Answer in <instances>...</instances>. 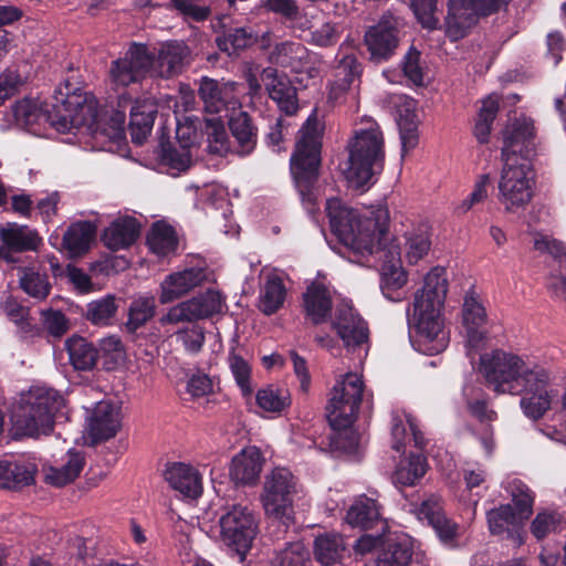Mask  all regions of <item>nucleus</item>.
<instances>
[{"label":"nucleus","mask_w":566,"mask_h":566,"mask_svg":"<svg viewBox=\"0 0 566 566\" xmlns=\"http://www.w3.org/2000/svg\"><path fill=\"white\" fill-rule=\"evenodd\" d=\"M447 292L446 270L433 268L426 275L422 289L415 294L412 312L410 306L407 308L410 343L421 354L438 355L449 345L440 313Z\"/></svg>","instance_id":"f257e3e1"},{"label":"nucleus","mask_w":566,"mask_h":566,"mask_svg":"<svg viewBox=\"0 0 566 566\" xmlns=\"http://www.w3.org/2000/svg\"><path fill=\"white\" fill-rule=\"evenodd\" d=\"M325 209L332 233L358 256L373 255L388 237L387 207L379 206L361 214L345 206L339 198H331Z\"/></svg>","instance_id":"f03ea898"},{"label":"nucleus","mask_w":566,"mask_h":566,"mask_svg":"<svg viewBox=\"0 0 566 566\" xmlns=\"http://www.w3.org/2000/svg\"><path fill=\"white\" fill-rule=\"evenodd\" d=\"M86 111H90L86 95L65 83L54 91L51 103L45 102L43 107L38 108L31 101L23 99L14 105L13 115L28 129L49 124L59 133H69L85 123Z\"/></svg>","instance_id":"7ed1b4c3"},{"label":"nucleus","mask_w":566,"mask_h":566,"mask_svg":"<svg viewBox=\"0 0 566 566\" xmlns=\"http://www.w3.org/2000/svg\"><path fill=\"white\" fill-rule=\"evenodd\" d=\"M64 406V398L46 387H31L23 394L11 413L13 440L49 436L55 424V416Z\"/></svg>","instance_id":"20e7f679"},{"label":"nucleus","mask_w":566,"mask_h":566,"mask_svg":"<svg viewBox=\"0 0 566 566\" xmlns=\"http://www.w3.org/2000/svg\"><path fill=\"white\" fill-rule=\"evenodd\" d=\"M324 127L314 111L297 133L290 171L303 202L315 203V185L322 166Z\"/></svg>","instance_id":"39448f33"},{"label":"nucleus","mask_w":566,"mask_h":566,"mask_svg":"<svg viewBox=\"0 0 566 566\" xmlns=\"http://www.w3.org/2000/svg\"><path fill=\"white\" fill-rule=\"evenodd\" d=\"M346 149L348 184L355 189L369 188L385 167V139L380 126L371 122L368 127L356 129Z\"/></svg>","instance_id":"423d86ee"},{"label":"nucleus","mask_w":566,"mask_h":566,"mask_svg":"<svg viewBox=\"0 0 566 566\" xmlns=\"http://www.w3.org/2000/svg\"><path fill=\"white\" fill-rule=\"evenodd\" d=\"M220 538L243 560L260 533V516L249 505L232 504L219 518Z\"/></svg>","instance_id":"0eeeda50"},{"label":"nucleus","mask_w":566,"mask_h":566,"mask_svg":"<svg viewBox=\"0 0 566 566\" xmlns=\"http://www.w3.org/2000/svg\"><path fill=\"white\" fill-rule=\"evenodd\" d=\"M127 109H129L128 129L132 142L142 146L151 133L158 113L157 104L149 98L133 101L127 94L118 95L116 107L112 109L109 116V126L116 136H120L125 132Z\"/></svg>","instance_id":"6e6552de"},{"label":"nucleus","mask_w":566,"mask_h":566,"mask_svg":"<svg viewBox=\"0 0 566 566\" xmlns=\"http://www.w3.org/2000/svg\"><path fill=\"white\" fill-rule=\"evenodd\" d=\"M295 492L294 476L285 468L274 469L264 483L262 495L263 506L272 523L289 527L293 522V493Z\"/></svg>","instance_id":"1a4fd4ad"},{"label":"nucleus","mask_w":566,"mask_h":566,"mask_svg":"<svg viewBox=\"0 0 566 566\" xmlns=\"http://www.w3.org/2000/svg\"><path fill=\"white\" fill-rule=\"evenodd\" d=\"M503 161L499 200L506 211L514 212L532 199V167L525 158H509Z\"/></svg>","instance_id":"9d476101"},{"label":"nucleus","mask_w":566,"mask_h":566,"mask_svg":"<svg viewBox=\"0 0 566 566\" xmlns=\"http://www.w3.org/2000/svg\"><path fill=\"white\" fill-rule=\"evenodd\" d=\"M524 360L512 353L495 349L480 358V373L488 387L496 394H514L518 389L517 376L522 373Z\"/></svg>","instance_id":"9b49d317"},{"label":"nucleus","mask_w":566,"mask_h":566,"mask_svg":"<svg viewBox=\"0 0 566 566\" xmlns=\"http://www.w3.org/2000/svg\"><path fill=\"white\" fill-rule=\"evenodd\" d=\"M364 382L357 374L348 373L332 389L326 406L328 421L354 424L361 403Z\"/></svg>","instance_id":"f8f14e48"},{"label":"nucleus","mask_w":566,"mask_h":566,"mask_svg":"<svg viewBox=\"0 0 566 566\" xmlns=\"http://www.w3.org/2000/svg\"><path fill=\"white\" fill-rule=\"evenodd\" d=\"M511 0H449L446 17V34L450 41L463 39L474 17L496 13Z\"/></svg>","instance_id":"ddd939ff"},{"label":"nucleus","mask_w":566,"mask_h":566,"mask_svg":"<svg viewBox=\"0 0 566 566\" xmlns=\"http://www.w3.org/2000/svg\"><path fill=\"white\" fill-rule=\"evenodd\" d=\"M154 54L144 43H133L124 56L112 61L109 66V81L116 88H125L134 83L142 82L150 75Z\"/></svg>","instance_id":"4468645a"},{"label":"nucleus","mask_w":566,"mask_h":566,"mask_svg":"<svg viewBox=\"0 0 566 566\" xmlns=\"http://www.w3.org/2000/svg\"><path fill=\"white\" fill-rule=\"evenodd\" d=\"M332 328L348 352L356 353L364 346L369 347L368 323L352 303L342 302L337 305Z\"/></svg>","instance_id":"2eb2a0df"},{"label":"nucleus","mask_w":566,"mask_h":566,"mask_svg":"<svg viewBox=\"0 0 566 566\" xmlns=\"http://www.w3.org/2000/svg\"><path fill=\"white\" fill-rule=\"evenodd\" d=\"M364 42L371 62H388L399 45V29L395 18L391 14H384L375 25L367 29Z\"/></svg>","instance_id":"dca6fc26"},{"label":"nucleus","mask_w":566,"mask_h":566,"mask_svg":"<svg viewBox=\"0 0 566 566\" xmlns=\"http://www.w3.org/2000/svg\"><path fill=\"white\" fill-rule=\"evenodd\" d=\"M378 260L382 261L380 271V289L386 298L392 302L400 301L399 290L407 283V272L401 266L398 247L382 240L379 250L375 251Z\"/></svg>","instance_id":"f3484780"},{"label":"nucleus","mask_w":566,"mask_h":566,"mask_svg":"<svg viewBox=\"0 0 566 566\" xmlns=\"http://www.w3.org/2000/svg\"><path fill=\"white\" fill-rule=\"evenodd\" d=\"M418 518L432 527L441 544L448 548L459 547L461 537L460 525L447 516L440 501L436 496L423 500L417 510Z\"/></svg>","instance_id":"a211bd4d"},{"label":"nucleus","mask_w":566,"mask_h":566,"mask_svg":"<svg viewBox=\"0 0 566 566\" xmlns=\"http://www.w3.org/2000/svg\"><path fill=\"white\" fill-rule=\"evenodd\" d=\"M262 81L270 98L281 113L293 116L298 112L297 88L285 74H279L276 69L266 67L262 72Z\"/></svg>","instance_id":"6ab92c4d"},{"label":"nucleus","mask_w":566,"mask_h":566,"mask_svg":"<svg viewBox=\"0 0 566 566\" xmlns=\"http://www.w3.org/2000/svg\"><path fill=\"white\" fill-rule=\"evenodd\" d=\"M2 245H0V259L8 263H15L18 259L14 253L35 251L42 243L35 230L27 226L9 223L0 230Z\"/></svg>","instance_id":"aec40b11"},{"label":"nucleus","mask_w":566,"mask_h":566,"mask_svg":"<svg viewBox=\"0 0 566 566\" xmlns=\"http://www.w3.org/2000/svg\"><path fill=\"white\" fill-rule=\"evenodd\" d=\"M265 459L255 446L243 448L237 453L229 467L230 480L237 486H254L260 480Z\"/></svg>","instance_id":"412c9836"},{"label":"nucleus","mask_w":566,"mask_h":566,"mask_svg":"<svg viewBox=\"0 0 566 566\" xmlns=\"http://www.w3.org/2000/svg\"><path fill=\"white\" fill-rule=\"evenodd\" d=\"M38 464L27 457L0 459V489L21 491L35 483Z\"/></svg>","instance_id":"4be33fe9"},{"label":"nucleus","mask_w":566,"mask_h":566,"mask_svg":"<svg viewBox=\"0 0 566 566\" xmlns=\"http://www.w3.org/2000/svg\"><path fill=\"white\" fill-rule=\"evenodd\" d=\"M198 96L203 103L205 112L211 115L224 112V117H228L229 111H234L239 105L231 86L208 76L200 78Z\"/></svg>","instance_id":"5701e85b"},{"label":"nucleus","mask_w":566,"mask_h":566,"mask_svg":"<svg viewBox=\"0 0 566 566\" xmlns=\"http://www.w3.org/2000/svg\"><path fill=\"white\" fill-rule=\"evenodd\" d=\"M154 54L150 76L170 78L180 74L190 54L189 48L182 41L163 43Z\"/></svg>","instance_id":"b1692460"},{"label":"nucleus","mask_w":566,"mask_h":566,"mask_svg":"<svg viewBox=\"0 0 566 566\" xmlns=\"http://www.w3.org/2000/svg\"><path fill=\"white\" fill-rule=\"evenodd\" d=\"M412 556L411 537L403 533H388L380 542L375 566H409Z\"/></svg>","instance_id":"393cba45"},{"label":"nucleus","mask_w":566,"mask_h":566,"mask_svg":"<svg viewBox=\"0 0 566 566\" xmlns=\"http://www.w3.org/2000/svg\"><path fill=\"white\" fill-rule=\"evenodd\" d=\"M489 531L492 535H504L517 545L524 543V522L514 513L512 504H502L486 512Z\"/></svg>","instance_id":"a878e982"},{"label":"nucleus","mask_w":566,"mask_h":566,"mask_svg":"<svg viewBox=\"0 0 566 566\" xmlns=\"http://www.w3.org/2000/svg\"><path fill=\"white\" fill-rule=\"evenodd\" d=\"M303 310L313 325L326 323L332 316L333 298L328 287L318 282H312L303 293Z\"/></svg>","instance_id":"bb28decb"},{"label":"nucleus","mask_w":566,"mask_h":566,"mask_svg":"<svg viewBox=\"0 0 566 566\" xmlns=\"http://www.w3.org/2000/svg\"><path fill=\"white\" fill-rule=\"evenodd\" d=\"M140 234V224L134 217H123L114 220L104 229L101 240L112 251L127 249L133 245Z\"/></svg>","instance_id":"cd10ccee"},{"label":"nucleus","mask_w":566,"mask_h":566,"mask_svg":"<svg viewBox=\"0 0 566 566\" xmlns=\"http://www.w3.org/2000/svg\"><path fill=\"white\" fill-rule=\"evenodd\" d=\"M120 428L119 412L111 402L101 401L93 410L88 434L93 443L114 438Z\"/></svg>","instance_id":"c85d7f7f"},{"label":"nucleus","mask_w":566,"mask_h":566,"mask_svg":"<svg viewBox=\"0 0 566 566\" xmlns=\"http://www.w3.org/2000/svg\"><path fill=\"white\" fill-rule=\"evenodd\" d=\"M169 485L189 499H197L202 493V479L199 472L189 464L175 462L164 472Z\"/></svg>","instance_id":"c756f323"},{"label":"nucleus","mask_w":566,"mask_h":566,"mask_svg":"<svg viewBox=\"0 0 566 566\" xmlns=\"http://www.w3.org/2000/svg\"><path fill=\"white\" fill-rule=\"evenodd\" d=\"M203 277V272L197 269H187L182 272L169 274L160 284L159 302L168 304L180 298L198 286Z\"/></svg>","instance_id":"7c9ffc66"},{"label":"nucleus","mask_w":566,"mask_h":566,"mask_svg":"<svg viewBox=\"0 0 566 566\" xmlns=\"http://www.w3.org/2000/svg\"><path fill=\"white\" fill-rule=\"evenodd\" d=\"M156 300L153 295H139L132 300L127 310V321L123 329L132 342L140 337L138 329L145 326L156 314Z\"/></svg>","instance_id":"2f4dec72"},{"label":"nucleus","mask_w":566,"mask_h":566,"mask_svg":"<svg viewBox=\"0 0 566 566\" xmlns=\"http://www.w3.org/2000/svg\"><path fill=\"white\" fill-rule=\"evenodd\" d=\"M270 61L294 73H301L310 62L308 51L300 42L284 41L275 44L270 53Z\"/></svg>","instance_id":"473e14b6"},{"label":"nucleus","mask_w":566,"mask_h":566,"mask_svg":"<svg viewBox=\"0 0 566 566\" xmlns=\"http://www.w3.org/2000/svg\"><path fill=\"white\" fill-rule=\"evenodd\" d=\"M462 317L469 344L472 347L479 346L486 337L485 332L481 329L486 323V312L472 294L464 297Z\"/></svg>","instance_id":"72a5a7b5"},{"label":"nucleus","mask_w":566,"mask_h":566,"mask_svg":"<svg viewBox=\"0 0 566 566\" xmlns=\"http://www.w3.org/2000/svg\"><path fill=\"white\" fill-rule=\"evenodd\" d=\"M345 520L353 527L361 530H369L377 524H384L378 502L365 494L360 495L350 505Z\"/></svg>","instance_id":"f704fd0d"},{"label":"nucleus","mask_w":566,"mask_h":566,"mask_svg":"<svg viewBox=\"0 0 566 566\" xmlns=\"http://www.w3.org/2000/svg\"><path fill=\"white\" fill-rule=\"evenodd\" d=\"M96 234V227L91 221L72 223L65 231L62 244L73 258L84 255L91 247Z\"/></svg>","instance_id":"c9c22d12"},{"label":"nucleus","mask_w":566,"mask_h":566,"mask_svg":"<svg viewBox=\"0 0 566 566\" xmlns=\"http://www.w3.org/2000/svg\"><path fill=\"white\" fill-rule=\"evenodd\" d=\"M533 139V125L524 120H515L504 132L503 147L501 150L502 160L509 158H521L527 145Z\"/></svg>","instance_id":"e433bc0d"},{"label":"nucleus","mask_w":566,"mask_h":566,"mask_svg":"<svg viewBox=\"0 0 566 566\" xmlns=\"http://www.w3.org/2000/svg\"><path fill=\"white\" fill-rule=\"evenodd\" d=\"M228 125L232 137L238 143L239 153L251 154L256 145L258 128L253 125L249 114L243 111L232 114L229 116Z\"/></svg>","instance_id":"4c0bfd02"},{"label":"nucleus","mask_w":566,"mask_h":566,"mask_svg":"<svg viewBox=\"0 0 566 566\" xmlns=\"http://www.w3.org/2000/svg\"><path fill=\"white\" fill-rule=\"evenodd\" d=\"M70 364L75 370H92L97 363L96 346L86 338L73 335L65 342Z\"/></svg>","instance_id":"58836bf2"},{"label":"nucleus","mask_w":566,"mask_h":566,"mask_svg":"<svg viewBox=\"0 0 566 566\" xmlns=\"http://www.w3.org/2000/svg\"><path fill=\"white\" fill-rule=\"evenodd\" d=\"M346 551L344 538L339 534L325 533L314 541L313 553L316 562L323 566L340 563Z\"/></svg>","instance_id":"ea45409f"},{"label":"nucleus","mask_w":566,"mask_h":566,"mask_svg":"<svg viewBox=\"0 0 566 566\" xmlns=\"http://www.w3.org/2000/svg\"><path fill=\"white\" fill-rule=\"evenodd\" d=\"M256 40L258 36L253 33L251 28L229 27L223 30L221 35L217 36L216 43L220 51L232 56L252 46Z\"/></svg>","instance_id":"a19ab883"},{"label":"nucleus","mask_w":566,"mask_h":566,"mask_svg":"<svg viewBox=\"0 0 566 566\" xmlns=\"http://www.w3.org/2000/svg\"><path fill=\"white\" fill-rule=\"evenodd\" d=\"M146 244L153 253L166 256L175 251L178 245L176 231L170 224L157 221L147 234Z\"/></svg>","instance_id":"79ce46f5"},{"label":"nucleus","mask_w":566,"mask_h":566,"mask_svg":"<svg viewBox=\"0 0 566 566\" xmlns=\"http://www.w3.org/2000/svg\"><path fill=\"white\" fill-rule=\"evenodd\" d=\"M428 470L427 458L421 453H411L406 462H401L392 475L397 486H413L420 482Z\"/></svg>","instance_id":"37998d69"},{"label":"nucleus","mask_w":566,"mask_h":566,"mask_svg":"<svg viewBox=\"0 0 566 566\" xmlns=\"http://www.w3.org/2000/svg\"><path fill=\"white\" fill-rule=\"evenodd\" d=\"M548 380L549 376L545 368L537 365L531 368L524 363L522 373L516 379L518 389H516L513 395L524 392V396H532L536 394L553 392V390L547 389Z\"/></svg>","instance_id":"c03bdc74"},{"label":"nucleus","mask_w":566,"mask_h":566,"mask_svg":"<svg viewBox=\"0 0 566 566\" xmlns=\"http://www.w3.org/2000/svg\"><path fill=\"white\" fill-rule=\"evenodd\" d=\"M117 312V298L108 294L87 303L84 316L93 325L111 326L115 323Z\"/></svg>","instance_id":"a18cd8bd"},{"label":"nucleus","mask_w":566,"mask_h":566,"mask_svg":"<svg viewBox=\"0 0 566 566\" xmlns=\"http://www.w3.org/2000/svg\"><path fill=\"white\" fill-rule=\"evenodd\" d=\"M19 286L25 294L38 301L45 300L52 289L48 274L34 268L20 269Z\"/></svg>","instance_id":"49530a36"},{"label":"nucleus","mask_w":566,"mask_h":566,"mask_svg":"<svg viewBox=\"0 0 566 566\" xmlns=\"http://www.w3.org/2000/svg\"><path fill=\"white\" fill-rule=\"evenodd\" d=\"M84 465V455L80 451H70L67 461L61 468H51L46 474V482L53 486H64L80 475Z\"/></svg>","instance_id":"de8ad7c7"},{"label":"nucleus","mask_w":566,"mask_h":566,"mask_svg":"<svg viewBox=\"0 0 566 566\" xmlns=\"http://www.w3.org/2000/svg\"><path fill=\"white\" fill-rule=\"evenodd\" d=\"M332 433L328 437V447L333 452L352 454L355 453L359 444V436L354 424H345L342 421H328Z\"/></svg>","instance_id":"09e8293b"},{"label":"nucleus","mask_w":566,"mask_h":566,"mask_svg":"<svg viewBox=\"0 0 566 566\" xmlns=\"http://www.w3.org/2000/svg\"><path fill=\"white\" fill-rule=\"evenodd\" d=\"M186 305L190 310L193 321L209 318L221 312L222 297L219 292L208 289L206 292L187 300Z\"/></svg>","instance_id":"8fccbe9b"},{"label":"nucleus","mask_w":566,"mask_h":566,"mask_svg":"<svg viewBox=\"0 0 566 566\" xmlns=\"http://www.w3.org/2000/svg\"><path fill=\"white\" fill-rule=\"evenodd\" d=\"M286 290L283 281L279 276H272L266 280L261 292L260 310L265 315L276 313L285 301Z\"/></svg>","instance_id":"3c124183"},{"label":"nucleus","mask_w":566,"mask_h":566,"mask_svg":"<svg viewBox=\"0 0 566 566\" xmlns=\"http://www.w3.org/2000/svg\"><path fill=\"white\" fill-rule=\"evenodd\" d=\"M97 352V361L102 360L105 370H114L118 367L125 355V347L120 338L111 335L99 339Z\"/></svg>","instance_id":"603ef678"},{"label":"nucleus","mask_w":566,"mask_h":566,"mask_svg":"<svg viewBox=\"0 0 566 566\" xmlns=\"http://www.w3.org/2000/svg\"><path fill=\"white\" fill-rule=\"evenodd\" d=\"M159 159L160 164L166 166L172 175L184 172L191 166V155L189 150H179L170 142L160 143Z\"/></svg>","instance_id":"864d4df0"},{"label":"nucleus","mask_w":566,"mask_h":566,"mask_svg":"<svg viewBox=\"0 0 566 566\" xmlns=\"http://www.w3.org/2000/svg\"><path fill=\"white\" fill-rule=\"evenodd\" d=\"M408 252L407 258L410 263H417L430 250L431 240L427 224H420L407 233Z\"/></svg>","instance_id":"5fc2aeb1"},{"label":"nucleus","mask_w":566,"mask_h":566,"mask_svg":"<svg viewBox=\"0 0 566 566\" xmlns=\"http://www.w3.org/2000/svg\"><path fill=\"white\" fill-rule=\"evenodd\" d=\"M398 126L401 140V153L403 156L409 150L416 148L419 142L417 115L412 111L406 108L405 113L400 112L399 114Z\"/></svg>","instance_id":"6e6d98bb"},{"label":"nucleus","mask_w":566,"mask_h":566,"mask_svg":"<svg viewBox=\"0 0 566 566\" xmlns=\"http://www.w3.org/2000/svg\"><path fill=\"white\" fill-rule=\"evenodd\" d=\"M363 70V64L355 54H345L337 57L334 77L342 81L340 85L352 87L355 82H360Z\"/></svg>","instance_id":"4d7b16f0"},{"label":"nucleus","mask_w":566,"mask_h":566,"mask_svg":"<svg viewBox=\"0 0 566 566\" xmlns=\"http://www.w3.org/2000/svg\"><path fill=\"white\" fill-rule=\"evenodd\" d=\"M255 400L256 405L268 412H281L290 405L287 392L272 386L259 389Z\"/></svg>","instance_id":"13d9d810"},{"label":"nucleus","mask_w":566,"mask_h":566,"mask_svg":"<svg viewBox=\"0 0 566 566\" xmlns=\"http://www.w3.org/2000/svg\"><path fill=\"white\" fill-rule=\"evenodd\" d=\"M310 552L303 542H292L280 551L274 559V566H306Z\"/></svg>","instance_id":"bf43d9fd"},{"label":"nucleus","mask_w":566,"mask_h":566,"mask_svg":"<svg viewBox=\"0 0 566 566\" xmlns=\"http://www.w3.org/2000/svg\"><path fill=\"white\" fill-rule=\"evenodd\" d=\"M229 366L242 396L244 398L250 397L253 389L251 386V367L248 361L240 355L231 353L229 356Z\"/></svg>","instance_id":"052dcab7"},{"label":"nucleus","mask_w":566,"mask_h":566,"mask_svg":"<svg viewBox=\"0 0 566 566\" xmlns=\"http://www.w3.org/2000/svg\"><path fill=\"white\" fill-rule=\"evenodd\" d=\"M512 503L514 513L518 515L520 521L526 522L533 514L534 495L528 486L522 482L514 484L512 490Z\"/></svg>","instance_id":"680f3d73"},{"label":"nucleus","mask_w":566,"mask_h":566,"mask_svg":"<svg viewBox=\"0 0 566 566\" xmlns=\"http://www.w3.org/2000/svg\"><path fill=\"white\" fill-rule=\"evenodd\" d=\"M552 397V392L524 396L520 405L527 418L538 420L551 408Z\"/></svg>","instance_id":"e2e57ef3"},{"label":"nucleus","mask_w":566,"mask_h":566,"mask_svg":"<svg viewBox=\"0 0 566 566\" xmlns=\"http://www.w3.org/2000/svg\"><path fill=\"white\" fill-rule=\"evenodd\" d=\"M211 0H170L171 6L180 14L190 18L197 22L207 20L210 15V9L205 4Z\"/></svg>","instance_id":"0e129e2a"},{"label":"nucleus","mask_w":566,"mask_h":566,"mask_svg":"<svg viewBox=\"0 0 566 566\" xmlns=\"http://www.w3.org/2000/svg\"><path fill=\"white\" fill-rule=\"evenodd\" d=\"M411 8L419 23L424 29H438L439 19L436 17L437 0H411Z\"/></svg>","instance_id":"69168bd1"},{"label":"nucleus","mask_w":566,"mask_h":566,"mask_svg":"<svg viewBox=\"0 0 566 566\" xmlns=\"http://www.w3.org/2000/svg\"><path fill=\"white\" fill-rule=\"evenodd\" d=\"M559 524L560 515L556 512H539L531 524V533L537 541H542L551 532H555Z\"/></svg>","instance_id":"338daca9"},{"label":"nucleus","mask_w":566,"mask_h":566,"mask_svg":"<svg viewBox=\"0 0 566 566\" xmlns=\"http://www.w3.org/2000/svg\"><path fill=\"white\" fill-rule=\"evenodd\" d=\"M43 328L49 335L60 338L69 329V321L64 313L57 310H44L41 312Z\"/></svg>","instance_id":"774afa93"}]
</instances>
